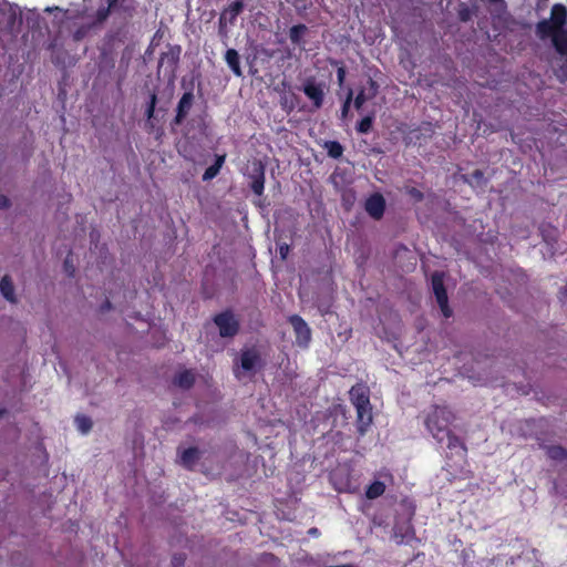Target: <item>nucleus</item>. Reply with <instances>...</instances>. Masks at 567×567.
Returning <instances> with one entry per match:
<instances>
[{"label": "nucleus", "mask_w": 567, "mask_h": 567, "mask_svg": "<svg viewBox=\"0 0 567 567\" xmlns=\"http://www.w3.org/2000/svg\"><path fill=\"white\" fill-rule=\"evenodd\" d=\"M225 159H226V154L216 155L214 165L218 166V168H221L225 163Z\"/></svg>", "instance_id": "ea45409f"}, {"label": "nucleus", "mask_w": 567, "mask_h": 567, "mask_svg": "<svg viewBox=\"0 0 567 567\" xmlns=\"http://www.w3.org/2000/svg\"><path fill=\"white\" fill-rule=\"evenodd\" d=\"M157 104V94L155 92H152L150 94V99L146 105L145 115L147 120H151L154 116L155 109Z\"/></svg>", "instance_id": "c756f323"}, {"label": "nucleus", "mask_w": 567, "mask_h": 567, "mask_svg": "<svg viewBox=\"0 0 567 567\" xmlns=\"http://www.w3.org/2000/svg\"><path fill=\"white\" fill-rule=\"evenodd\" d=\"M546 455L553 461H564L567 458V450L560 445L545 446Z\"/></svg>", "instance_id": "5701e85b"}, {"label": "nucleus", "mask_w": 567, "mask_h": 567, "mask_svg": "<svg viewBox=\"0 0 567 567\" xmlns=\"http://www.w3.org/2000/svg\"><path fill=\"white\" fill-rule=\"evenodd\" d=\"M112 308V303L109 299H106L101 306V312H105Z\"/></svg>", "instance_id": "79ce46f5"}, {"label": "nucleus", "mask_w": 567, "mask_h": 567, "mask_svg": "<svg viewBox=\"0 0 567 567\" xmlns=\"http://www.w3.org/2000/svg\"><path fill=\"white\" fill-rule=\"evenodd\" d=\"M324 148L331 158L338 159L343 154V146L338 141H328L324 144Z\"/></svg>", "instance_id": "393cba45"}, {"label": "nucleus", "mask_w": 567, "mask_h": 567, "mask_svg": "<svg viewBox=\"0 0 567 567\" xmlns=\"http://www.w3.org/2000/svg\"><path fill=\"white\" fill-rule=\"evenodd\" d=\"M200 455L202 452L198 450V447H187L178 454L179 463L184 468L193 471L197 462L200 460Z\"/></svg>", "instance_id": "4468645a"}, {"label": "nucleus", "mask_w": 567, "mask_h": 567, "mask_svg": "<svg viewBox=\"0 0 567 567\" xmlns=\"http://www.w3.org/2000/svg\"><path fill=\"white\" fill-rule=\"evenodd\" d=\"M220 172V168L218 166H215L214 164L206 168V171L203 174V181H210L215 178Z\"/></svg>", "instance_id": "72a5a7b5"}, {"label": "nucleus", "mask_w": 567, "mask_h": 567, "mask_svg": "<svg viewBox=\"0 0 567 567\" xmlns=\"http://www.w3.org/2000/svg\"><path fill=\"white\" fill-rule=\"evenodd\" d=\"M491 3H498L501 2L503 4V7L505 8V1L504 0H488Z\"/></svg>", "instance_id": "c03bdc74"}, {"label": "nucleus", "mask_w": 567, "mask_h": 567, "mask_svg": "<svg viewBox=\"0 0 567 567\" xmlns=\"http://www.w3.org/2000/svg\"><path fill=\"white\" fill-rule=\"evenodd\" d=\"M0 292L11 303L17 302L14 286L10 276L4 275L0 280Z\"/></svg>", "instance_id": "6ab92c4d"}, {"label": "nucleus", "mask_w": 567, "mask_h": 567, "mask_svg": "<svg viewBox=\"0 0 567 567\" xmlns=\"http://www.w3.org/2000/svg\"><path fill=\"white\" fill-rule=\"evenodd\" d=\"M63 269H64L65 274L69 277H73L74 276L75 267H74V264H73L72 252L71 251L69 252V255L64 259Z\"/></svg>", "instance_id": "473e14b6"}, {"label": "nucleus", "mask_w": 567, "mask_h": 567, "mask_svg": "<svg viewBox=\"0 0 567 567\" xmlns=\"http://www.w3.org/2000/svg\"><path fill=\"white\" fill-rule=\"evenodd\" d=\"M122 9L128 17H132L135 11V7L132 3L126 6L122 4Z\"/></svg>", "instance_id": "a19ab883"}, {"label": "nucleus", "mask_w": 567, "mask_h": 567, "mask_svg": "<svg viewBox=\"0 0 567 567\" xmlns=\"http://www.w3.org/2000/svg\"><path fill=\"white\" fill-rule=\"evenodd\" d=\"M302 91L316 109H320L322 106L324 92L321 84H317L313 79H309L303 84Z\"/></svg>", "instance_id": "f8f14e48"}, {"label": "nucleus", "mask_w": 567, "mask_h": 567, "mask_svg": "<svg viewBox=\"0 0 567 567\" xmlns=\"http://www.w3.org/2000/svg\"><path fill=\"white\" fill-rule=\"evenodd\" d=\"M308 534L311 535V536H318L320 533H319V529L317 527H312L308 530Z\"/></svg>", "instance_id": "37998d69"}, {"label": "nucleus", "mask_w": 567, "mask_h": 567, "mask_svg": "<svg viewBox=\"0 0 567 567\" xmlns=\"http://www.w3.org/2000/svg\"><path fill=\"white\" fill-rule=\"evenodd\" d=\"M245 1L236 0L231 2L225 10L221 12L219 17V24L223 25L226 22L233 24L237 17L244 11Z\"/></svg>", "instance_id": "ddd939ff"}, {"label": "nucleus", "mask_w": 567, "mask_h": 567, "mask_svg": "<svg viewBox=\"0 0 567 567\" xmlns=\"http://www.w3.org/2000/svg\"><path fill=\"white\" fill-rule=\"evenodd\" d=\"M296 334V343L301 348H307L311 341V329L308 323L299 316L292 315L288 318Z\"/></svg>", "instance_id": "0eeeda50"}, {"label": "nucleus", "mask_w": 567, "mask_h": 567, "mask_svg": "<svg viewBox=\"0 0 567 567\" xmlns=\"http://www.w3.org/2000/svg\"><path fill=\"white\" fill-rule=\"evenodd\" d=\"M194 104V93L192 91L185 92L176 106L175 116L173 118V125H182L187 117L189 111L192 110Z\"/></svg>", "instance_id": "9b49d317"}, {"label": "nucleus", "mask_w": 567, "mask_h": 567, "mask_svg": "<svg viewBox=\"0 0 567 567\" xmlns=\"http://www.w3.org/2000/svg\"><path fill=\"white\" fill-rule=\"evenodd\" d=\"M455 415L446 406L434 405L424 419V425L437 443H443L451 432V424Z\"/></svg>", "instance_id": "7ed1b4c3"}, {"label": "nucleus", "mask_w": 567, "mask_h": 567, "mask_svg": "<svg viewBox=\"0 0 567 567\" xmlns=\"http://www.w3.org/2000/svg\"><path fill=\"white\" fill-rule=\"evenodd\" d=\"M265 367V362L259 351L252 347L244 349L240 352V368L246 372L260 370Z\"/></svg>", "instance_id": "1a4fd4ad"}, {"label": "nucleus", "mask_w": 567, "mask_h": 567, "mask_svg": "<svg viewBox=\"0 0 567 567\" xmlns=\"http://www.w3.org/2000/svg\"><path fill=\"white\" fill-rule=\"evenodd\" d=\"M463 179L467 184L476 187H484L487 184V179L485 178L482 169H475L471 174L464 175Z\"/></svg>", "instance_id": "412c9836"}, {"label": "nucleus", "mask_w": 567, "mask_h": 567, "mask_svg": "<svg viewBox=\"0 0 567 567\" xmlns=\"http://www.w3.org/2000/svg\"><path fill=\"white\" fill-rule=\"evenodd\" d=\"M447 441L446 446L451 452V455H456L460 460H465L467 455V447L465 443L453 432H449V435L445 436Z\"/></svg>", "instance_id": "2eb2a0df"}, {"label": "nucleus", "mask_w": 567, "mask_h": 567, "mask_svg": "<svg viewBox=\"0 0 567 567\" xmlns=\"http://www.w3.org/2000/svg\"><path fill=\"white\" fill-rule=\"evenodd\" d=\"M265 174H266V166L261 161H255L251 166V171L248 174V177L250 179L249 187L251 192L257 195L261 196L265 190Z\"/></svg>", "instance_id": "6e6552de"}, {"label": "nucleus", "mask_w": 567, "mask_h": 567, "mask_svg": "<svg viewBox=\"0 0 567 567\" xmlns=\"http://www.w3.org/2000/svg\"><path fill=\"white\" fill-rule=\"evenodd\" d=\"M349 400L355 409V427L360 436H364L373 423L370 389L367 384L358 382L349 391Z\"/></svg>", "instance_id": "f03ea898"}, {"label": "nucleus", "mask_w": 567, "mask_h": 567, "mask_svg": "<svg viewBox=\"0 0 567 567\" xmlns=\"http://www.w3.org/2000/svg\"><path fill=\"white\" fill-rule=\"evenodd\" d=\"M330 64L337 66V80L339 86H342L347 75V69L342 61L330 60Z\"/></svg>", "instance_id": "cd10ccee"}, {"label": "nucleus", "mask_w": 567, "mask_h": 567, "mask_svg": "<svg viewBox=\"0 0 567 567\" xmlns=\"http://www.w3.org/2000/svg\"><path fill=\"white\" fill-rule=\"evenodd\" d=\"M383 475H384L385 477H389L390 480H392V478H393L392 474H391V473H389V472H388V473H385V474H383Z\"/></svg>", "instance_id": "49530a36"}, {"label": "nucleus", "mask_w": 567, "mask_h": 567, "mask_svg": "<svg viewBox=\"0 0 567 567\" xmlns=\"http://www.w3.org/2000/svg\"><path fill=\"white\" fill-rule=\"evenodd\" d=\"M414 536V530L411 525L405 527V530L402 532L401 527H394V538L398 544H408Z\"/></svg>", "instance_id": "b1692460"}, {"label": "nucleus", "mask_w": 567, "mask_h": 567, "mask_svg": "<svg viewBox=\"0 0 567 567\" xmlns=\"http://www.w3.org/2000/svg\"><path fill=\"white\" fill-rule=\"evenodd\" d=\"M567 8L563 3L551 7L549 19H543L536 24V35L540 40L550 39L555 51L567 55Z\"/></svg>", "instance_id": "f257e3e1"}, {"label": "nucleus", "mask_w": 567, "mask_h": 567, "mask_svg": "<svg viewBox=\"0 0 567 567\" xmlns=\"http://www.w3.org/2000/svg\"><path fill=\"white\" fill-rule=\"evenodd\" d=\"M75 424L78 426V430L83 434L89 433L93 426L92 420L89 416L83 415V414L76 415Z\"/></svg>", "instance_id": "a878e982"}, {"label": "nucleus", "mask_w": 567, "mask_h": 567, "mask_svg": "<svg viewBox=\"0 0 567 567\" xmlns=\"http://www.w3.org/2000/svg\"><path fill=\"white\" fill-rule=\"evenodd\" d=\"M186 561V555L183 553L175 554L172 557V567H184Z\"/></svg>", "instance_id": "e433bc0d"}, {"label": "nucleus", "mask_w": 567, "mask_h": 567, "mask_svg": "<svg viewBox=\"0 0 567 567\" xmlns=\"http://www.w3.org/2000/svg\"><path fill=\"white\" fill-rule=\"evenodd\" d=\"M278 250L281 259H286L289 254L290 247L288 244H281L279 245Z\"/></svg>", "instance_id": "4c0bfd02"}, {"label": "nucleus", "mask_w": 567, "mask_h": 567, "mask_svg": "<svg viewBox=\"0 0 567 567\" xmlns=\"http://www.w3.org/2000/svg\"><path fill=\"white\" fill-rule=\"evenodd\" d=\"M385 207V199L380 193H373L364 203L367 214L374 220H380L383 217Z\"/></svg>", "instance_id": "9d476101"}, {"label": "nucleus", "mask_w": 567, "mask_h": 567, "mask_svg": "<svg viewBox=\"0 0 567 567\" xmlns=\"http://www.w3.org/2000/svg\"><path fill=\"white\" fill-rule=\"evenodd\" d=\"M225 61L236 76H241L240 58L235 49H228L225 53Z\"/></svg>", "instance_id": "a211bd4d"}, {"label": "nucleus", "mask_w": 567, "mask_h": 567, "mask_svg": "<svg viewBox=\"0 0 567 567\" xmlns=\"http://www.w3.org/2000/svg\"><path fill=\"white\" fill-rule=\"evenodd\" d=\"M367 101H369V99L365 96V90H360L353 101L354 107L360 110Z\"/></svg>", "instance_id": "f704fd0d"}, {"label": "nucleus", "mask_w": 567, "mask_h": 567, "mask_svg": "<svg viewBox=\"0 0 567 567\" xmlns=\"http://www.w3.org/2000/svg\"><path fill=\"white\" fill-rule=\"evenodd\" d=\"M406 193L415 202H422L424 199V194L420 189H417L416 187L408 188Z\"/></svg>", "instance_id": "c9c22d12"}, {"label": "nucleus", "mask_w": 567, "mask_h": 567, "mask_svg": "<svg viewBox=\"0 0 567 567\" xmlns=\"http://www.w3.org/2000/svg\"><path fill=\"white\" fill-rule=\"evenodd\" d=\"M385 488L383 482L374 481L365 488V497L368 499H375L384 494Z\"/></svg>", "instance_id": "4be33fe9"}, {"label": "nucleus", "mask_w": 567, "mask_h": 567, "mask_svg": "<svg viewBox=\"0 0 567 567\" xmlns=\"http://www.w3.org/2000/svg\"><path fill=\"white\" fill-rule=\"evenodd\" d=\"M213 320L218 327L219 334L223 338H233L239 332V321L230 310H225L215 315Z\"/></svg>", "instance_id": "423d86ee"}, {"label": "nucleus", "mask_w": 567, "mask_h": 567, "mask_svg": "<svg viewBox=\"0 0 567 567\" xmlns=\"http://www.w3.org/2000/svg\"><path fill=\"white\" fill-rule=\"evenodd\" d=\"M11 206L10 199L6 196L0 194V209H7Z\"/></svg>", "instance_id": "58836bf2"}, {"label": "nucleus", "mask_w": 567, "mask_h": 567, "mask_svg": "<svg viewBox=\"0 0 567 567\" xmlns=\"http://www.w3.org/2000/svg\"><path fill=\"white\" fill-rule=\"evenodd\" d=\"M368 86L367 87H363L362 90H365V96L369 99V100H372L377 96L378 94V91H379V84L377 83V81H374L372 78H369L368 79V82H367Z\"/></svg>", "instance_id": "7c9ffc66"}, {"label": "nucleus", "mask_w": 567, "mask_h": 567, "mask_svg": "<svg viewBox=\"0 0 567 567\" xmlns=\"http://www.w3.org/2000/svg\"><path fill=\"white\" fill-rule=\"evenodd\" d=\"M208 123L207 114H198L192 117L185 126V135H189L192 132H197L199 135H207Z\"/></svg>", "instance_id": "dca6fc26"}, {"label": "nucleus", "mask_w": 567, "mask_h": 567, "mask_svg": "<svg viewBox=\"0 0 567 567\" xmlns=\"http://www.w3.org/2000/svg\"><path fill=\"white\" fill-rule=\"evenodd\" d=\"M308 32V28L306 24L299 23L295 24L289 30V39L292 44L300 45L303 41L305 34Z\"/></svg>", "instance_id": "aec40b11"}, {"label": "nucleus", "mask_w": 567, "mask_h": 567, "mask_svg": "<svg viewBox=\"0 0 567 567\" xmlns=\"http://www.w3.org/2000/svg\"><path fill=\"white\" fill-rule=\"evenodd\" d=\"M181 52L182 48L179 45H169L168 50L161 54L157 66L158 73L163 70L168 78H175Z\"/></svg>", "instance_id": "39448f33"}, {"label": "nucleus", "mask_w": 567, "mask_h": 567, "mask_svg": "<svg viewBox=\"0 0 567 567\" xmlns=\"http://www.w3.org/2000/svg\"><path fill=\"white\" fill-rule=\"evenodd\" d=\"M444 272L434 271L431 276V286L433 293L435 296L436 302L442 311V315L445 318H450L452 316V309L449 306V297L447 291L444 285Z\"/></svg>", "instance_id": "20e7f679"}, {"label": "nucleus", "mask_w": 567, "mask_h": 567, "mask_svg": "<svg viewBox=\"0 0 567 567\" xmlns=\"http://www.w3.org/2000/svg\"><path fill=\"white\" fill-rule=\"evenodd\" d=\"M352 99H353V91L350 89L347 94V97L341 106V117L342 118H346L348 116V113H349V110H350V106L352 103Z\"/></svg>", "instance_id": "2f4dec72"}, {"label": "nucleus", "mask_w": 567, "mask_h": 567, "mask_svg": "<svg viewBox=\"0 0 567 567\" xmlns=\"http://www.w3.org/2000/svg\"><path fill=\"white\" fill-rule=\"evenodd\" d=\"M468 18L467 13H461V20L466 21Z\"/></svg>", "instance_id": "a18cd8bd"}, {"label": "nucleus", "mask_w": 567, "mask_h": 567, "mask_svg": "<svg viewBox=\"0 0 567 567\" xmlns=\"http://www.w3.org/2000/svg\"><path fill=\"white\" fill-rule=\"evenodd\" d=\"M373 120V115H367L363 118H361V121L358 122L355 127L358 133L368 134L372 130Z\"/></svg>", "instance_id": "bb28decb"}, {"label": "nucleus", "mask_w": 567, "mask_h": 567, "mask_svg": "<svg viewBox=\"0 0 567 567\" xmlns=\"http://www.w3.org/2000/svg\"><path fill=\"white\" fill-rule=\"evenodd\" d=\"M96 23H92V24H82L80 27H78L73 33H72V38L75 42H79V41H82L84 38H86V35L89 34L90 30L92 29L93 25H95Z\"/></svg>", "instance_id": "c85d7f7f"}, {"label": "nucleus", "mask_w": 567, "mask_h": 567, "mask_svg": "<svg viewBox=\"0 0 567 567\" xmlns=\"http://www.w3.org/2000/svg\"><path fill=\"white\" fill-rule=\"evenodd\" d=\"M195 374L192 370H183L178 372L173 380L174 385L184 389L189 390L195 384Z\"/></svg>", "instance_id": "f3484780"}]
</instances>
